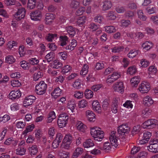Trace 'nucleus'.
Returning a JSON list of instances; mask_svg holds the SVG:
<instances>
[{"mask_svg":"<svg viewBox=\"0 0 158 158\" xmlns=\"http://www.w3.org/2000/svg\"><path fill=\"white\" fill-rule=\"evenodd\" d=\"M90 133L91 136L97 141L100 142L104 138V132L100 128L97 126L90 127Z\"/></svg>","mask_w":158,"mask_h":158,"instance_id":"nucleus-1","label":"nucleus"},{"mask_svg":"<svg viewBox=\"0 0 158 158\" xmlns=\"http://www.w3.org/2000/svg\"><path fill=\"white\" fill-rule=\"evenodd\" d=\"M158 120L155 118L149 119L145 121L141 125V127L144 129H152L157 127Z\"/></svg>","mask_w":158,"mask_h":158,"instance_id":"nucleus-2","label":"nucleus"},{"mask_svg":"<svg viewBox=\"0 0 158 158\" xmlns=\"http://www.w3.org/2000/svg\"><path fill=\"white\" fill-rule=\"evenodd\" d=\"M57 121V123L60 128H62L65 127L67 123L69 118V116L65 113L60 114Z\"/></svg>","mask_w":158,"mask_h":158,"instance_id":"nucleus-3","label":"nucleus"},{"mask_svg":"<svg viewBox=\"0 0 158 158\" xmlns=\"http://www.w3.org/2000/svg\"><path fill=\"white\" fill-rule=\"evenodd\" d=\"M147 148L149 152L153 153H158V140L152 139L149 141V145Z\"/></svg>","mask_w":158,"mask_h":158,"instance_id":"nucleus-4","label":"nucleus"},{"mask_svg":"<svg viewBox=\"0 0 158 158\" xmlns=\"http://www.w3.org/2000/svg\"><path fill=\"white\" fill-rule=\"evenodd\" d=\"M151 89V85L149 83L143 81L139 85L138 89L139 92L142 94H147Z\"/></svg>","mask_w":158,"mask_h":158,"instance_id":"nucleus-5","label":"nucleus"},{"mask_svg":"<svg viewBox=\"0 0 158 158\" xmlns=\"http://www.w3.org/2000/svg\"><path fill=\"white\" fill-rule=\"evenodd\" d=\"M47 89L46 84L44 81H41L36 85L35 91L37 94L41 95L45 93Z\"/></svg>","mask_w":158,"mask_h":158,"instance_id":"nucleus-6","label":"nucleus"},{"mask_svg":"<svg viewBox=\"0 0 158 158\" xmlns=\"http://www.w3.org/2000/svg\"><path fill=\"white\" fill-rule=\"evenodd\" d=\"M72 139V137L70 135H66L63 140L61 146L65 149H69L70 147Z\"/></svg>","mask_w":158,"mask_h":158,"instance_id":"nucleus-7","label":"nucleus"},{"mask_svg":"<svg viewBox=\"0 0 158 158\" xmlns=\"http://www.w3.org/2000/svg\"><path fill=\"white\" fill-rule=\"evenodd\" d=\"M120 76L119 73L117 72H114L111 75L108 76L106 82L107 84H110L120 78Z\"/></svg>","mask_w":158,"mask_h":158,"instance_id":"nucleus-8","label":"nucleus"},{"mask_svg":"<svg viewBox=\"0 0 158 158\" xmlns=\"http://www.w3.org/2000/svg\"><path fill=\"white\" fill-rule=\"evenodd\" d=\"M36 98L34 95H29L25 97L23 102V104L25 107L31 105L34 103Z\"/></svg>","mask_w":158,"mask_h":158,"instance_id":"nucleus-9","label":"nucleus"},{"mask_svg":"<svg viewBox=\"0 0 158 158\" xmlns=\"http://www.w3.org/2000/svg\"><path fill=\"white\" fill-rule=\"evenodd\" d=\"M42 12L38 10L32 12L30 14V18L35 21H38L41 20L42 18Z\"/></svg>","mask_w":158,"mask_h":158,"instance_id":"nucleus-10","label":"nucleus"},{"mask_svg":"<svg viewBox=\"0 0 158 158\" xmlns=\"http://www.w3.org/2000/svg\"><path fill=\"white\" fill-rule=\"evenodd\" d=\"M26 12V10L24 8L22 7L19 8L14 15V17L16 20H20L25 17Z\"/></svg>","mask_w":158,"mask_h":158,"instance_id":"nucleus-11","label":"nucleus"},{"mask_svg":"<svg viewBox=\"0 0 158 158\" xmlns=\"http://www.w3.org/2000/svg\"><path fill=\"white\" fill-rule=\"evenodd\" d=\"M130 130V128L127 123L123 124L120 125L118 128V131L119 134L124 135L128 133Z\"/></svg>","mask_w":158,"mask_h":158,"instance_id":"nucleus-12","label":"nucleus"},{"mask_svg":"<svg viewBox=\"0 0 158 158\" xmlns=\"http://www.w3.org/2000/svg\"><path fill=\"white\" fill-rule=\"evenodd\" d=\"M154 103L152 98L149 95L145 96L143 99V104L146 106L149 107L152 106Z\"/></svg>","mask_w":158,"mask_h":158,"instance_id":"nucleus-13","label":"nucleus"},{"mask_svg":"<svg viewBox=\"0 0 158 158\" xmlns=\"http://www.w3.org/2000/svg\"><path fill=\"white\" fill-rule=\"evenodd\" d=\"M116 133L114 131H112L110 135L109 139L112 146L116 147L118 146V139L116 135Z\"/></svg>","mask_w":158,"mask_h":158,"instance_id":"nucleus-14","label":"nucleus"},{"mask_svg":"<svg viewBox=\"0 0 158 158\" xmlns=\"http://www.w3.org/2000/svg\"><path fill=\"white\" fill-rule=\"evenodd\" d=\"M113 89L115 92L122 94L124 92L123 83V82H117L113 86Z\"/></svg>","mask_w":158,"mask_h":158,"instance_id":"nucleus-15","label":"nucleus"},{"mask_svg":"<svg viewBox=\"0 0 158 158\" xmlns=\"http://www.w3.org/2000/svg\"><path fill=\"white\" fill-rule=\"evenodd\" d=\"M21 95V92L19 90H12L9 94V98L12 100H14L19 98Z\"/></svg>","mask_w":158,"mask_h":158,"instance_id":"nucleus-16","label":"nucleus"},{"mask_svg":"<svg viewBox=\"0 0 158 158\" xmlns=\"http://www.w3.org/2000/svg\"><path fill=\"white\" fill-rule=\"evenodd\" d=\"M140 77L139 76H135L132 77L130 80L131 85L132 87H136L140 81Z\"/></svg>","mask_w":158,"mask_h":158,"instance_id":"nucleus-17","label":"nucleus"},{"mask_svg":"<svg viewBox=\"0 0 158 158\" xmlns=\"http://www.w3.org/2000/svg\"><path fill=\"white\" fill-rule=\"evenodd\" d=\"M85 36L86 38L89 42L90 44L93 45H95L97 44L98 43V39L97 38H93V36L92 35L90 36L89 33L87 32H85L84 36Z\"/></svg>","mask_w":158,"mask_h":158,"instance_id":"nucleus-18","label":"nucleus"},{"mask_svg":"<svg viewBox=\"0 0 158 158\" xmlns=\"http://www.w3.org/2000/svg\"><path fill=\"white\" fill-rule=\"evenodd\" d=\"M92 105L93 110L94 111L98 113H100L101 112V107L99 102L97 100H94L92 103Z\"/></svg>","mask_w":158,"mask_h":158,"instance_id":"nucleus-19","label":"nucleus"},{"mask_svg":"<svg viewBox=\"0 0 158 158\" xmlns=\"http://www.w3.org/2000/svg\"><path fill=\"white\" fill-rule=\"evenodd\" d=\"M141 53L140 50L136 49H133L131 50L127 54V56L130 58H134L138 55Z\"/></svg>","mask_w":158,"mask_h":158,"instance_id":"nucleus-20","label":"nucleus"},{"mask_svg":"<svg viewBox=\"0 0 158 158\" xmlns=\"http://www.w3.org/2000/svg\"><path fill=\"white\" fill-rule=\"evenodd\" d=\"M85 115L89 122H93L95 121V115L92 111L90 110H86Z\"/></svg>","mask_w":158,"mask_h":158,"instance_id":"nucleus-21","label":"nucleus"},{"mask_svg":"<svg viewBox=\"0 0 158 158\" xmlns=\"http://www.w3.org/2000/svg\"><path fill=\"white\" fill-rule=\"evenodd\" d=\"M157 71V68L155 66L152 65L150 66L148 69V77L149 78L153 77Z\"/></svg>","mask_w":158,"mask_h":158,"instance_id":"nucleus-22","label":"nucleus"},{"mask_svg":"<svg viewBox=\"0 0 158 158\" xmlns=\"http://www.w3.org/2000/svg\"><path fill=\"white\" fill-rule=\"evenodd\" d=\"M154 44L151 41H146L142 44L141 47L143 49L148 51L152 48Z\"/></svg>","mask_w":158,"mask_h":158,"instance_id":"nucleus-23","label":"nucleus"},{"mask_svg":"<svg viewBox=\"0 0 158 158\" xmlns=\"http://www.w3.org/2000/svg\"><path fill=\"white\" fill-rule=\"evenodd\" d=\"M62 94V90L59 87L56 88L51 94L52 98L56 99L60 97Z\"/></svg>","mask_w":158,"mask_h":158,"instance_id":"nucleus-24","label":"nucleus"},{"mask_svg":"<svg viewBox=\"0 0 158 158\" xmlns=\"http://www.w3.org/2000/svg\"><path fill=\"white\" fill-rule=\"evenodd\" d=\"M76 105L74 101L72 100H69L68 102L67 105V108L71 111L72 113H74L75 112V109L76 107Z\"/></svg>","mask_w":158,"mask_h":158,"instance_id":"nucleus-25","label":"nucleus"},{"mask_svg":"<svg viewBox=\"0 0 158 158\" xmlns=\"http://www.w3.org/2000/svg\"><path fill=\"white\" fill-rule=\"evenodd\" d=\"M76 127L78 131L83 132H84L86 129V126L81 121L77 122Z\"/></svg>","mask_w":158,"mask_h":158,"instance_id":"nucleus-26","label":"nucleus"},{"mask_svg":"<svg viewBox=\"0 0 158 158\" xmlns=\"http://www.w3.org/2000/svg\"><path fill=\"white\" fill-rule=\"evenodd\" d=\"M55 18L54 15L51 13H47L46 15V23L48 24H50L53 22Z\"/></svg>","mask_w":158,"mask_h":158,"instance_id":"nucleus-27","label":"nucleus"},{"mask_svg":"<svg viewBox=\"0 0 158 158\" xmlns=\"http://www.w3.org/2000/svg\"><path fill=\"white\" fill-rule=\"evenodd\" d=\"M83 147L85 148H89L92 147L94 146L93 141L89 139L85 140L83 144Z\"/></svg>","mask_w":158,"mask_h":158,"instance_id":"nucleus-28","label":"nucleus"},{"mask_svg":"<svg viewBox=\"0 0 158 158\" xmlns=\"http://www.w3.org/2000/svg\"><path fill=\"white\" fill-rule=\"evenodd\" d=\"M83 152V149L82 148L79 147L77 148L74 151L72 156V158H77L79 155L82 154Z\"/></svg>","mask_w":158,"mask_h":158,"instance_id":"nucleus-29","label":"nucleus"},{"mask_svg":"<svg viewBox=\"0 0 158 158\" xmlns=\"http://www.w3.org/2000/svg\"><path fill=\"white\" fill-rule=\"evenodd\" d=\"M16 61L15 58L12 55H8L5 57V62L7 64H12L15 62Z\"/></svg>","mask_w":158,"mask_h":158,"instance_id":"nucleus-30","label":"nucleus"},{"mask_svg":"<svg viewBox=\"0 0 158 158\" xmlns=\"http://www.w3.org/2000/svg\"><path fill=\"white\" fill-rule=\"evenodd\" d=\"M137 72V68L135 65H133L129 67L127 70V74L133 75L135 74Z\"/></svg>","mask_w":158,"mask_h":158,"instance_id":"nucleus-31","label":"nucleus"},{"mask_svg":"<svg viewBox=\"0 0 158 158\" xmlns=\"http://www.w3.org/2000/svg\"><path fill=\"white\" fill-rule=\"evenodd\" d=\"M85 98L88 99H91L93 97L94 93L92 91L89 89H86L84 93Z\"/></svg>","mask_w":158,"mask_h":158,"instance_id":"nucleus-32","label":"nucleus"},{"mask_svg":"<svg viewBox=\"0 0 158 158\" xmlns=\"http://www.w3.org/2000/svg\"><path fill=\"white\" fill-rule=\"evenodd\" d=\"M146 10L148 14H151L156 13V9L154 5H151L146 9Z\"/></svg>","mask_w":158,"mask_h":158,"instance_id":"nucleus-33","label":"nucleus"},{"mask_svg":"<svg viewBox=\"0 0 158 158\" xmlns=\"http://www.w3.org/2000/svg\"><path fill=\"white\" fill-rule=\"evenodd\" d=\"M36 0H27V8L30 9L34 8L36 6Z\"/></svg>","mask_w":158,"mask_h":158,"instance_id":"nucleus-34","label":"nucleus"},{"mask_svg":"<svg viewBox=\"0 0 158 158\" xmlns=\"http://www.w3.org/2000/svg\"><path fill=\"white\" fill-rule=\"evenodd\" d=\"M68 42V38L67 36H61L60 37V45L63 46L65 45Z\"/></svg>","mask_w":158,"mask_h":158,"instance_id":"nucleus-35","label":"nucleus"},{"mask_svg":"<svg viewBox=\"0 0 158 158\" xmlns=\"http://www.w3.org/2000/svg\"><path fill=\"white\" fill-rule=\"evenodd\" d=\"M152 110L149 108H146L142 111V114L144 118H148L151 114Z\"/></svg>","mask_w":158,"mask_h":158,"instance_id":"nucleus-36","label":"nucleus"},{"mask_svg":"<svg viewBox=\"0 0 158 158\" xmlns=\"http://www.w3.org/2000/svg\"><path fill=\"white\" fill-rule=\"evenodd\" d=\"M88 104V102L84 99L79 101L77 103L78 106L79 108H85L86 107Z\"/></svg>","mask_w":158,"mask_h":158,"instance_id":"nucleus-37","label":"nucleus"},{"mask_svg":"<svg viewBox=\"0 0 158 158\" xmlns=\"http://www.w3.org/2000/svg\"><path fill=\"white\" fill-rule=\"evenodd\" d=\"M86 17L85 16L80 17L77 18V24L79 26L83 25L86 21Z\"/></svg>","mask_w":158,"mask_h":158,"instance_id":"nucleus-38","label":"nucleus"},{"mask_svg":"<svg viewBox=\"0 0 158 158\" xmlns=\"http://www.w3.org/2000/svg\"><path fill=\"white\" fill-rule=\"evenodd\" d=\"M104 28L105 31L108 33H114L116 31L115 28L113 26H106Z\"/></svg>","mask_w":158,"mask_h":158,"instance_id":"nucleus-39","label":"nucleus"},{"mask_svg":"<svg viewBox=\"0 0 158 158\" xmlns=\"http://www.w3.org/2000/svg\"><path fill=\"white\" fill-rule=\"evenodd\" d=\"M66 30L70 35L73 36L75 35L77 29H74L72 26H69L66 28Z\"/></svg>","mask_w":158,"mask_h":158,"instance_id":"nucleus-40","label":"nucleus"},{"mask_svg":"<svg viewBox=\"0 0 158 158\" xmlns=\"http://www.w3.org/2000/svg\"><path fill=\"white\" fill-rule=\"evenodd\" d=\"M35 128V125L33 124H31L27 126L26 129L23 132V134L26 135L28 133L32 131Z\"/></svg>","mask_w":158,"mask_h":158,"instance_id":"nucleus-41","label":"nucleus"},{"mask_svg":"<svg viewBox=\"0 0 158 158\" xmlns=\"http://www.w3.org/2000/svg\"><path fill=\"white\" fill-rule=\"evenodd\" d=\"M137 14L138 17L140 19L143 21H146L147 17L145 15L142 10H139L137 12Z\"/></svg>","mask_w":158,"mask_h":158,"instance_id":"nucleus-42","label":"nucleus"},{"mask_svg":"<svg viewBox=\"0 0 158 158\" xmlns=\"http://www.w3.org/2000/svg\"><path fill=\"white\" fill-rule=\"evenodd\" d=\"M112 4L110 2L106 1L103 2L102 6V10H107L110 9L111 7Z\"/></svg>","mask_w":158,"mask_h":158,"instance_id":"nucleus-43","label":"nucleus"},{"mask_svg":"<svg viewBox=\"0 0 158 158\" xmlns=\"http://www.w3.org/2000/svg\"><path fill=\"white\" fill-rule=\"evenodd\" d=\"M148 152L146 151H142L139 152L137 156H133L131 158H146L148 156Z\"/></svg>","mask_w":158,"mask_h":158,"instance_id":"nucleus-44","label":"nucleus"},{"mask_svg":"<svg viewBox=\"0 0 158 158\" xmlns=\"http://www.w3.org/2000/svg\"><path fill=\"white\" fill-rule=\"evenodd\" d=\"M26 149L22 147H19L16 150L17 154L22 156L25 154Z\"/></svg>","mask_w":158,"mask_h":158,"instance_id":"nucleus-45","label":"nucleus"},{"mask_svg":"<svg viewBox=\"0 0 158 158\" xmlns=\"http://www.w3.org/2000/svg\"><path fill=\"white\" fill-rule=\"evenodd\" d=\"M81 83L80 80L77 79L72 84V86L74 88L79 89L81 87Z\"/></svg>","mask_w":158,"mask_h":158,"instance_id":"nucleus-46","label":"nucleus"},{"mask_svg":"<svg viewBox=\"0 0 158 158\" xmlns=\"http://www.w3.org/2000/svg\"><path fill=\"white\" fill-rule=\"evenodd\" d=\"M58 154L60 158H69V153L68 152L60 151Z\"/></svg>","mask_w":158,"mask_h":158,"instance_id":"nucleus-47","label":"nucleus"},{"mask_svg":"<svg viewBox=\"0 0 158 158\" xmlns=\"http://www.w3.org/2000/svg\"><path fill=\"white\" fill-rule=\"evenodd\" d=\"M29 150L31 156L35 155L38 152L37 147L36 145L33 146L29 148Z\"/></svg>","mask_w":158,"mask_h":158,"instance_id":"nucleus-48","label":"nucleus"},{"mask_svg":"<svg viewBox=\"0 0 158 158\" xmlns=\"http://www.w3.org/2000/svg\"><path fill=\"white\" fill-rule=\"evenodd\" d=\"M140 64H141V67L146 68L149 65L150 62L146 59H142L140 60Z\"/></svg>","mask_w":158,"mask_h":158,"instance_id":"nucleus-49","label":"nucleus"},{"mask_svg":"<svg viewBox=\"0 0 158 158\" xmlns=\"http://www.w3.org/2000/svg\"><path fill=\"white\" fill-rule=\"evenodd\" d=\"M56 39L57 35L56 34H49L46 37V39L48 41L55 40Z\"/></svg>","mask_w":158,"mask_h":158,"instance_id":"nucleus-50","label":"nucleus"},{"mask_svg":"<svg viewBox=\"0 0 158 158\" xmlns=\"http://www.w3.org/2000/svg\"><path fill=\"white\" fill-rule=\"evenodd\" d=\"M124 48L123 46L116 45L111 48V51L113 52H118L122 51Z\"/></svg>","mask_w":158,"mask_h":158,"instance_id":"nucleus-51","label":"nucleus"},{"mask_svg":"<svg viewBox=\"0 0 158 158\" xmlns=\"http://www.w3.org/2000/svg\"><path fill=\"white\" fill-rule=\"evenodd\" d=\"M21 67L24 69L27 70L30 67L29 64L28 62L25 60H23L20 62Z\"/></svg>","mask_w":158,"mask_h":158,"instance_id":"nucleus-52","label":"nucleus"},{"mask_svg":"<svg viewBox=\"0 0 158 158\" xmlns=\"http://www.w3.org/2000/svg\"><path fill=\"white\" fill-rule=\"evenodd\" d=\"M62 65V63L58 60H55L51 64L52 67L55 69H58L61 67Z\"/></svg>","mask_w":158,"mask_h":158,"instance_id":"nucleus-53","label":"nucleus"},{"mask_svg":"<svg viewBox=\"0 0 158 158\" xmlns=\"http://www.w3.org/2000/svg\"><path fill=\"white\" fill-rule=\"evenodd\" d=\"M80 5L79 2L76 0L72 1L70 4V6L71 8L76 9L79 7Z\"/></svg>","mask_w":158,"mask_h":158,"instance_id":"nucleus-54","label":"nucleus"},{"mask_svg":"<svg viewBox=\"0 0 158 158\" xmlns=\"http://www.w3.org/2000/svg\"><path fill=\"white\" fill-rule=\"evenodd\" d=\"M141 130V127L140 125H137L135 126L132 131V134L134 135L138 133Z\"/></svg>","mask_w":158,"mask_h":158,"instance_id":"nucleus-55","label":"nucleus"},{"mask_svg":"<svg viewBox=\"0 0 158 158\" xmlns=\"http://www.w3.org/2000/svg\"><path fill=\"white\" fill-rule=\"evenodd\" d=\"M71 69V67L69 65H67L62 68L61 72L63 74H65L68 72L70 71Z\"/></svg>","mask_w":158,"mask_h":158,"instance_id":"nucleus-56","label":"nucleus"},{"mask_svg":"<svg viewBox=\"0 0 158 158\" xmlns=\"http://www.w3.org/2000/svg\"><path fill=\"white\" fill-rule=\"evenodd\" d=\"M10 84L13 87H18L21 85V83L17 80H13L11 81Z\"/></svg>","mask_w":158,"mask_h":158,"instance_id":"nucleus-57","label":"nucleus"},{"mask_svg":"<svg viewBox=\"0 0 158 158\" xmlns=\"http://www.w3.org/2000/svg\"><path fill=\"white\" fill-rule=\"evenodd\" d=\"M42 76L43 74L41 72L39 71L35 73L33 76V80L35 81H37Z\"/></svg>","mask_w":158,"mask_h":158,"instance_id":"nucleus-58","label":"nucleus"},{"mask_svg":"<svg viewBox=\"0 0 158 158\" xmlns=\"http://www.w3.org/2000/svg\"><path fill=\"white\" fill-rule=\"evenodd\" d=\"M17 45V43L14 40L9 41L7 44V48L10 49H11L14 47L16 46Z\"/></svg>","mask_w":158,"mask_h":158,"instance_id":"nucleus-59","label":"nucleus"},{"mask_svg":"<svg viewBox=\"0 0 158 158\" xmlns=\"http://www.w3.org/2000/svg\"><path fill=\"white\" fill-rule=\"evenodd\" d=\"M18 52L20 57H22L25 55V52L24 46L21 45L19 47Z\"/></svg>","mask_w":158,"mask_h":158,"instance_id":"nucleus-60","label":"nucleus"},{"mask_svg":"<svg viewBox=\"0 0 158 158\" xmlns=\"http://www.w3.org/2000/svg\"><path fill=\"white\" fill-rule=\"evenodd\" d=\"M20 108L19 105L17 103L12 104L10 106V108L11 111H15L18 110Z\"/></svg>","mask_w":158,"mask_h":158,"instance_id":"nucleus-61","label":"nucleus"},{"mask_svg":"<svg viewBox=\"0 0 158 158\" xmlns=\"http://www.w3.org/2000/svg\"><path fill=\"white\" fill-rule=\"evenodd\" d=\"M111 145L109 142H106L104 143L103 146V149L105 151L108 152L111 149Z\"/></svg>","mask_w":158,"mask_h":158,"instance_id":"nucleus-62","label":"nucleus"},{"mask_svg":"<svg viewBox=\"0 0 158 158\" xmlns=\"http://www.w3.org/2000/svg\"><path fill=\"white\" fill-rule=\"evenodd\" d=\"M29 63L32 65H36L39 62L38 58L36 57L32 58L29 59L28 60Z\"/></svg>","mask_w":158,"mask_h":158,"instance_id":"nucleus-63","label":"nucleus"},{"mask_svg":"<svg viewBox=\"0 0 158 158\" xmlns=\"http://www.w3.org/2000/svg\"><path fill=\"white\" fill-rule=\"evenodd\" d=\"M74 96L77 99H81L83 97V93L82 91H76L74 92Z\"/></svg>","mask_w":158,"mask_h":158,"instance_id":"nucleus-64","label":"nucleus"}]
</instances>
